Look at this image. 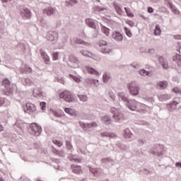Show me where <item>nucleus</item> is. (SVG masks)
I'll return each instance as SVG.
<instances>
[{"label":"nucleus","instance_id":"1","mask_svg":"<svg viewBox=\"0 0 181 181\" xmlns=\"http://www.w3.org/2000/svg\"><path fill=\"white\" fill-rule=\"evenodd\" d=\"M129 110L132 111H138V112H146L148 110V106L141 103L133 100L130 105H129Z\"/></svg>","mask_w":181,"mask_h":181},{"label":"nucleus","instance_id":"2","mask_svg":"<svg viewBox=\"0 0 181 181\" xmlns=\"http://www.w3.org/2000/svg\"><path fill=\"white\" fill-rule=\"evenodd\" d=\"M59 98H62L66 103H71L74 101V95L71 94L69 90H64L59 94Z\"/></svg>","mask_w":181,"mask_h":181},{"label":"nucleus","instance_id":"3","mask_svg":"<svg viewBox=\"0 0 181 181\" xmlns=\"http://www.w3.org/2000/svg\"><path fill=\"white\" fill-rule=\"evenodd\" d=\"M2 86H4V87H5L6 90L4 92V94L5 95H10V94H12L13 93V90H12V88L9 87V86H11V81L9 80L8 79L3 80Z\"/></svg>","mask_w":181,"mask_h":181},{"label":"nucleus","instance_id":"4","mask_svg":"<svg viewBox=\"0 0 181 181\" xmlns=\"http://www.w3.org/2000/svg\"><path fill=\"white\" fill-rule=\"evenodd\" d=\"M23 110L27 114H33V112H36V106L33 103H28L23 107Z\"/></svg>","mask_w":181,"mask_h":181},{"label":"nucleus","instance_id":"5","mask_svg":"<svg viewBox=\"0 0 181 181\" xmlns=\"http://www.w3.org/2000/svg\"><path fill=\"white\" fill-rule=\"evenodd\" d=\"M128 87L132 95H138L139 94V87L136 86V83H131Z\"/></svg>","mask_w":181,"mask_h":181},{"label":"nucleus","instance_id":"6","mask_svg":"<svg viewBox=\"0 0 181 181\" xmlns=\"http://www.w3.org/2000/svg\"><path fill=\"white\" fill-rule=\"evenodd\" d=\"M30 128L32 130V135H35L36 136H37L40 134V132H42V127H40V126L37 125V124L36 123L32 124Z\"/></svg>","mask_w":181,"mask_h":181},{"label":"nucleus","instance_id":"7","mask_svg":"<svg viewBox=\"0 0 181 181\" xmlns=\"http://www.w3.org/2000/svg\"><path fill=\"white\" fill-rule=\"evenodd\" d=\"M111 112H115V114L113 115V118L116 121H119V119H122L124 118V115H122V113L118 112V110L115 107H112Z\"/></svg>","mask_w":181,"mask_h":181},{"label":"nucleus","instance_id":"8","mask_svg":"<svg viewBox=\"0 0 181 181\" xmlns=\"http://www.w3.org/2000/svg\"><path fill=\"white\" fill-rule=\"evenodd\" d=\"M71 170L73 173H76V175H82L83 169H81V166L77 165H71Z\"/></svg>","mask_w":181,"mask_h":181},{"label":"nucleus","instance_id":"9","mask_svg":"<svg viewBox=\"0 0 181 181\" xmlns=\"http://www.w3.org/2000/svg\"><path fill=\"white\" fill-rule=\"evenodd\" d=\"M81 127L84 129V131H87L90 129V128H95L97 127V123L92 122L90 124L81 123Z\"/></svg>","mask_w":181,"mask_h":181},{"label":"nucleus","instance_id":"10","mask_svg":"<svg viewBox=\"0 0 181 181\" xmlns=\"http://www.w3.org/2000/svg\"><path fill=\"white\" fill-rule=\"evenodd\" d=\"M59 37V35L57 34V32H49L47 34V39L50 42H54V40H57Z\"/></svg>","mask_w":181,"mask_h":181},{"label":"nucleus","instance_id":"11","mask_svg":"<svg viewBox=\"0 0 181 181\" xmlns=\"http://www.w3.org/2000/svg\"><path fill=\"white\" fill-rule=\"evenodd\" d=\"M112 37L115 40H117V42H121L122 39H124V37L119 33V32L115 31L112 34Z\"/></svg>","mask_w":181,"mask_h":181},{"label":"nucleus","instance_id":"12","mask_svg":"<svg viewBox=\"0 0 181 181\" xmlns=\"http://www.w3.org/2000/svg\"><path fill=\"white\" fill-rule=\"evenodd\" d=\"M56 12V9L53 8V7H47L43 10V13L45 15H47V16H51Z\"/></svg>","mask_w":181,"mask_h":181},{"label":"nucleus","instance_id":"13","mask_svg":"<svg viewBox=\"0 0 181 181\" xmlns=\"http://www.w3.org/2000/svg\"><path fill=\"white\" fill-rule=\"evenodd\" d=\"M41 56L46 64H49L50 63V58L49 57V55L46 54V52L43 51H40Z\"/></svg>","mask_w":181,"mask_h":181},{"label":"nucleus","instance_id":"14","mask_svg":"<svg viewBox=\"0 0 181 181\" xmlns=\"http://www.w3.org/2000/svg\"><path fill=\"white\" fill-rule=\"evenodd\" d=\"M64 112L66 114H69V115H71L72 117H76V115H77V113L76 112V110L74 109L65 107Z\"/></svg>","mask_w":181,"mask_h":181},{"label":"nucleus","instance_id":"15","mask_svg":"<svg viewBox=\"0 0 181 181\" xmlns=\"http://www.w3.org/2000/svg\"><path fill=\"white\" fill-rule=\"evenodd\" d=\"M22 16H25V18H30L32 15L30 14V11L28 8L23 9L21 11Z\"/></svg>","mask_w":181,"mask_h":181},{"label":"nucleus","instance_id":"16","mask_svg":"<svg viewBox=\"0 0 181 181\" xmlns=\"http://www.w3.org/2000/svg\"><path fill=\"white\" fill-rule=\"evenodd\" d=\"M86 25L89 26V28H92V29H95V23H94V21L91 18H88L86 21Z\"/></svg>","mask_w":181,"mask_h":181},{"label":"nucleus","instance_id":"17","mask_svg":"<svg viewBox=\"0 0 181 181\" xmlns=\"http://www.w3.org/2000/svg\"><path fill=\"white\" fill-rule=\"evenodd\" d=\"M158 61L160 63L161 66H163V69H168L169 65L168 64V62H166V61H165L163 57H160L158 58Z\"/></svg>","mask_w":181,"mask_h":181},{"label":"nucleus","instance_id":"18","mask_svg":"<svg viewBox=\"0 0 181 181\" xmlns=\"http://www.w3.org/2000/svg\"><path fill=\"white\" fill-rule=\"evenodd\" d=\"M86 70L88 73H89L90 74H94L95 76H99L100 74L98 71H97L95 69L90 66H86Z\"/></svg>","mask_w":181,"mask_h":181},{"label":"nucleus","instance_id":"19","mask_svg":"<svg viewBox=\"0 0 181 181\" xmlns=\"http://www.w3.org/2000/svg\"><path fill=\"white\" fill-rule=\"evenodd\" d=\"M75 43H77L78 45H84V46H90V42L83 41V40H81L80 38H76L75 40Z\"/></svg>","mask_w":181,"mask_h":181},{"label":"nucleus","instance_id":"20","mask_svg":"<svg viewBox=\"0 0 181 181\" xmlns=\"http://www.w3.org/2000/svg\"><path fill=\"white\" fill-rule=\"evenodd\" d=\"M101 52L105 54H108V53H111V47L106 45L101 48Z\"/></svg>","mask_w":181,"mask_h":181},{"label":"nucleus","instance_id":"21","mask_svg":"<svg viewBox=\"0 0 181 181\" xmlns=\"http://www.w3.org/2000/svg\"><path fill=\"white\" fill-rule=\"evenodd\" d=\"M158 86L160 87L161 90H165L166 87H168V82L167 81H160L158 83Z\"/></svg>","mask_w":181,"mask_h":181},{"label":"nucleus","instance_id":"22","mask_svg":"<svg viewBox=\"0 0 181 181\" xmlns=\"http://www.w3.org/2000/svg\"><path fill=\"white\" fill-rule=\"evenodd\" d=\"M161 32L162 31L160 30V28L159 27V25H156V28L154 30L155 36H159V35H160Z\"/></svg>","mask_w":181,"mask_h":181},{"label":"nucleus","instance_id":"23","mask_svg":"<svg viewBox=\"0 0 181 181\" xmlns=\"http://www.w3.org/2000/svg\"><path fill=\"white\" fill-rule=\"evenodd\" d=\"M114 8L116 10V12L119 15H122V9H121V7H119V6H118L117 4H114Z\"/></svg>","mask_w":181,"mask_h":181},{"label":"nucleus","instance_id":"24","mask_svg":"<svg viewBox=\"0 0 181 181\" xmlns=\"http://www.w3.org/2000/svg\"><path fill=\"white\" fill-rule=\"evenodd\" d=\"M103 82L104 83H108V81L110 80V78H111V76L109 74L105 73L103 76Z\"/></svg>","mask_w":181,"mask_h":181},{"label":"nucleus","instance_id":"25","mask_svg":"<svg viewBox=\"0 0 181 181\" xmlns=\"http://www.w3.org/2000/svg\"><path fill=\"white\" fill-rule=\"evenodd\" d=\"M102 32L106 35V36H108L110 35V29L105 28V27H102Z\"/></svg>","mask_w":181,"mask_h":181},{"label":"nucleus","instance_id":"26","mask_svg":"<svg viewBox=\"0 0 181 181\" xmlns=\"http://www.w3.org/2000/svg\"><path fill=\"white\" fill-rule=\"evenodd\" d=\"M78 98L80 99L81 101H83V103L87 101V95H78Z\"/></svg>","mask_w":181,"mask_h":181},{"label":"nucleus","instance_id":"27","mask_svg":"<svg viewBox=\"0 0 181 181\" xmlns=\"http://www.w3.org/2000/svg\"><path fill=\"white\" fill-rule=\"evenodd\" d=\"M124 11L127 16H129V18H134V13H132L131 11L128 10L127 8H124Z\"/></svg>","mask_w":181,"mask_h":181},{"label":"nucleus","instance_id":"28","mask_svg":"<svg viewBox=\"0 0 181 181\" xmlns=\"http://www.w3.org/2000/svg\"><path fill=\"white\" fill-rule=\"evenodd\" d=\"M139 74H141V76H149V72L146 71L145 69H141Z\"/></svg>","mask_w":181,"mask_h":181},{"label":"nucleus","instance_id":"29","mask_svg":"<svg viewBox=\"0 0 181 181\" xmlns=\"http://www.w3.org/2000/svg\"><path fill=\"white\" fill-rule=\"evenodd\" d=\"M70 60L71 62L76 63V64H78V63H80V61L78 60V59H77V57H71Z\"/></svg>","mask_w":181,"mask_h":181},{"label":"nucleus","instance_id":"30","mask_svg":"<svg viewBox=\"0 0 181 181\" xmlns=\"http://www.w3.org/2000/svg\"><path fill=\"white\" fill-rule=\"evenodd\" d=\"M53 144H54V145H57V146H63V143L60 141H57V139L53 140L52 141Z\"/></svg>","mask_w":181,"mask_h":181},{"label":"nucleus","instance_id":"31","mask_svg":"<svg viewBox=\"0 0 181 181\" xmlns=\"http://www.w3.org/2000/svg\"><path fill=\"white\" fill-rule=\"evenodd\" d=\"M124 30H125V33H126L127 36H128V37H131V36H132V34L131 33V30H129V29H128V28L124 27Z\"/></svg>","mask_w":181,"mask_h":181},{"label":"nucleus","instance_id":"32","mask_svg":"<svg viewBox=\"0 0 181 181\" xmlns=\"http://www.w3.org/2000/svg\"><path fill=\"white\" fill-rule=\"evenodd\" d=\"M81 54H83V56H85L86 57H90V56H91V53L87 51L83 50L81 52Z\"/></svg>","mask_w":181,"mask_h":181},{"label":"nucleus","instance_id":"33","mask_svg":"<svg viewBox=\"0 0 181 181\" xmlns=\"http://www.w3.org/2000/svg\"><path fill=\"white\" fill-rule=\"evenodd\" d=\"M102 119L103 122H108V124L111 123V119H110V117L107 116L103 117Z\"/></svg>","mask_w":181,"mask_h":181},{"label":"nucleus","instance_id":"34","mask_svg":"<svg viewBox=\"0 0 181 181\" xmlns=\"http://www.w3.org/2000/svg\"><path fill=\"white\" fill-rule=\"evenodd\" d=\"M70 77L72 78V79L76 81V83H80L81 80H80V78L76 76H73V75H69Z\"/></svg>","mask_w":181,"mask_h":181},{"label":"nucleus","instance_id":"35","mask_svg":"<svg viewBox=\"0 0 181 181\" xmlns=\"http://www.w3.org/2000/svg\"><path fill=\"white\" fill-rule=\"evenodd\" d=\"M126 23L127 25H129V26H130L131 28H134V25H135V23H134V21H131V20H129V21H126Z\"/></svg>","mask_w":181,"mask_h":181},{"label":"nucleus","instance_id":"36","mask_svg":"<svg viewBox=\"0 0 181 181\" xmlns=\"http://www.w3.org/2000/svg\"><path fill=\"white\" fill-rule=\"evenodd\" d=\"M173 93H175V94H181V90L180 88L175 87L173 89Z\"/></svg>","mask_w":181,"mask_h":181},{"label":"nucleus","instance_id":"37","mask_svg":"<svg viewBox=\"0 0 181 181\" xmlns=\"http://www.w3.org/2000/svg\"><path fill=\"white\" fill-rule=\"evenodd\" d=\"M119 98H121L122 101H128V99L127 98V97L124 96L122 93H119Z\"/></svg>","mask_w":181,"mask_h":181},{"label":"nucleus","instance_id":"38","mask_svg":"<svg viewBox=\"0 0 181 181\" xmlns=\"http://www.w3.org/2000/svg\"><path fill=\"white\" fill-rule=\"evenodd\" d=\"M66 148L71 151L73 149V146L71 145V143L70 141L66 142Z\"/></svg>","mask_w":181,"mask_h":181},{"label":"nucleus","instance_id":"39","mask_svg":"<svg viewBox=\"0 0 181 181\" xmlns=\"http://www.w3.org/2000/svg\"><path fill=\"white\" fill-rule=\"evenodd\" d=\"M40 108H41V110H42V111H45V110H46V103L45 102L40 103Z\"/></svg>","mask_w":181,"mask_h":181},{"label":"nucleus","instance_id":"40","mask_svg":"<svg viewBox=\"0 0 181 181\" xmlns=\"http://www.w3.org/2000/svg\"><path fill=\"white\" fill-rule=\"evenodd\" d=\"M52 59L53 60H59V53L55 52L52 54Z\"/></svg>","mask_w":181,"mask_h":181},{"label":"nucleus","instance_id":"41","mask_svg":"<svg viewBox=\"0 0 181 181\" xmlns=\"http://www.w3.org/2000/svg\"><path fill=\"white\" fill-rule=\"evenodd\" d=\"M99 46L105 47L107 46V42L104 41V40H100L99 42Z\"/></svg>","mask_w":181,"mask_h":181},{"label":"nucleus","instance_id":"42","mask_svg":"<svg viewBox=\"0 0 181 181\" xmlns=\"http://www.w3.org/2000/svg\"><path fill=\"white\" fill-rule=\"evenodd\" d=\"M25 83L27 86H32L33 84V82H32V80L30 78H25Z\"/></svg>","mask_w":181,"mask_h":181},{"label":"nucleus","instance_id":"43","mask_svg":"<svg viewBox=\"0 0 181 181\" xmlns=\"http://www.w3.org/2000/svg\"><path fill=\"white\" fill-rule=\"evenodd\" d=\"M4 104H5V99L0 98V107H2V105H4Z\"/></svg>","mask_w":181,"mask_h":181},{"label":"nucleus","instance_id":"44","mask_svg":"<svg viewBox=\"0 0 181 181\" xmlns=\"http://www.w3.org/2000/svg\"><path fill=\"white\" fill-rule=\"evenodd\" d=\"M172 11L174 12L175 13V15H179V13H180L179 11V10H177L176 8H172Z\"/></svg>","mask_w":181,"mask_h":181},{"label":"nucleus","instance_id":"45","mask_svg":"<svg viewBox=\"0 0 181 181\" xmlns=\"http://www.w3.org/2000/svg\"><path fill=\"white\" fill-rule=\"evenodd\" d=\"M148 13H153V8L152 7H148Z\"/></svg>","mask_w":181,"mask_h":181},{"label":"nucleus","instance_id":"46","mask_svg":"<svg viewBox=\"0 0 181 181\" xmlns=\"http://www.w3.org/2000/svg\"><path fill=\"white\" fill-rule=\"evenodd\" d=\"M110 95V98H112V100H115V95H114V93H112V92L109 93Z\"/></svg>","mask_w":181,"mask_h":181},{"label":"nucleus","instance_id":"47","mask_svg":"<svg viewBox=\"0 0 181 181\" xmlns=\"http://www.w3.org/2000/svg\"><path fill=\"white\" fill-rule=\"evenodd\" d=\"M174 38L178 40H181V35H174Z\"/></svg>","mask_w":181,"mask_h":181},{"label":"nucleus","instance_id":"48","mask_svg":"<svg viewBox=\"0 0 181 181\" xmlns=\"http://www.w3.org/2000/svg\"><path fill=\"white\" fill-rule=\"evenodd\" d=\"M25 71H28V73H32V69L31 68H25Z\"/></svg>","mask_w":181,"mask_h":181},{"label":"nucleus","instance_id":"49","mask_svg":"<svg viewBox=\"0 0 181 181\" xmlns=\"http://www.w3.org/2000/svg\"><path fill=\"white\" fill-rule=\"evenodd\" d=\"M1 2H4L6 4H7L8 2H11L12 0H1Z\"/></svg>","mask_w":181,"mask_h":181},{"label":"nucleus","instance_id":"50","mask_svg":"<svg viewBox=\"0 0 181 181\" xmlns=\"http://www.w3.org/2000/svg\"><path fill=\"white\" fill-rule=\"evenodd\" d=\"M70 4H77V1H76V0H70Z\"/></svg>","mask_w":181,"mask_h":181},{"label":"nucleus","instance_id":"51","mask_svg":"<svg viewBox=\"0 0 181 181\" xmlns=\"http://www.w3.org/2000/svg\"><path fill=\"white\" fill-rule=\"evenodd\" d=\"M175 166L181 168V163H176Z\"/></svg>","mask_w":181,"mask_h":181},{"label":"nucleus","instance_id":"52","mask_svg":"<svg viewBox=\"0 0 181 181\" xmlns=\"http://www.w3.org/2000/svg\"><path fill=\"white\" fill-rule=\"evenodd\" d=\"M75 162H78V163H80L81 162V159H75Z\"/></svg>","mask_w":181,"mask_h":181},{"label":"nucleus","instance_id":"53","mask_svg":"<svg viewBox=\"0 0 181 181\" xmlns=\"http://www.w3.org/2000/svg\"><path fill=\"white\" fill-rule=\"evenodd\" d=\"M4 131V127L2 125H0V132Z\"/></svg>","mask_w":181,"mask_h":181},{"label":"nucleus","instance_id":"54","mask_svg":"<svg viewBox=\"0 0 181 181\" xmlns=\"http://www.w3.org/2000/svg\"><path fill=\"white\" fill-rule=\"evenodd\" d=\"M149 52H155V49H150Z\"/></svg>","mask_w":181,"mask_h":181},{"label":"nucleus","instance_id":"55","mask_svg":"<svg viewBox=\"0 0 181 181\" xmlns=\"http://www.w3.org/2000/svg\"><path fill=\"white\" fill-rule=\"evenodd\" d=\"M97 83H98V81H96V82H95V86H97Z\"/></svg>","mask_w":181,"mask_h":181},{"label":"nucleus","instance_id":"56","mask_svg":"<svg viewBox=\"0 0 181 181\" xmlns=\"http://www.w3.org/2000/svg\"><path fill=\"white\" fill-rule=\"evenodd\" d=\"M38 95H42V92H40Z\"/></svg>","mask_w":181,"mask_h":181},{"label":"nucleus","instance_id":"57","mask_svg":"<svg viewBox=\"0 0 181 181\" xmlns=\"http://www.w3.org/2000/svg\"><path fill=\"white\" fill-rule=\"evenodd\" d=\"M101 135H102L103 136H104V134L102 133Z\"/></svg>","mask_w":181,"mask_h":181}]
</instances>
